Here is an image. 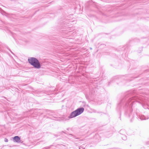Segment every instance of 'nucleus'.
Returning <instances> with one entry per match:
<instances>
[{"mask_svg":"<svg viewBox=\"0 0 149 149\" xmlns=\"http://www.w3.org/2000/svg\"><path fill=\"white\" fill-rule=\"evenodd\" d=\"M29 63L33 66L34 68L39 69L41 67V65L38 60L34 57H30L28 58Z\"/></svg>","mask_w":149,"mask_h":149,"instance_id":"nucleus-1","label":"nucleus"},{"mask_svg":"<svg viewBox=\"0 0 149 149\" xmlns=\"http://www.w3.org/2000/svg\"><path fill=\"white\" fill-rule=\"evenodd\" d=\"M84 110V109L83 107L79 108L75 110L72 112L68 116L70 118H74L82 113Z\"/></svg>","mask_w":149,"mask_h":149,"instance_id":"nucleus-2","label":"nucleus"},{"mask_svg":"<svg viewBox=\"0 0 149 149\" xmlns=\"http://www.w3.org/2000/svg\"><path fill=\"white\" fill-rule=\"evenodd\" d=\"M20 138L17 136H15L13 138V140L16 142H19L20 141Z\"/></svg>","mask_w":149,"mask_h":149,"instance_id":"nucleus-3","label":"nucleus"},{"mask_svg":"<svg viewBox=\"0 0 149 149\" xmlns=\"http://www.w3.org/2000/svg\"><path fill=\"white\" fill-rule=\"evenodd\" d=\"M122 138L124 140H125L126 139V137L125 136H123Z\"/></svg>","mask_w":149,"mask_h":149,"instance_id":"nucleus-4","label":"nucleus"},{"mask_svg":"<svg viewBox=\"0 0 149 149\" xmlns=\"http://www.w3.org/2000/svg\"><path fill=\"white\" fill-rule=\"evenodd\" d=\"M4 141L5 142H8V140L7 139L5 138V139Z\"/></svg>","mask_w":149,"mask_h":149,"instance_id":"nucleus-5","label":"nucleus"}]
</instances>
